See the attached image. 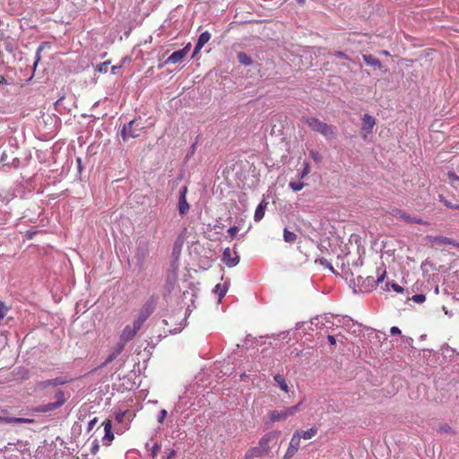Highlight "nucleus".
<instances>
[{
    "mask_svg": "<svg viewBox=\"0 0 459 459\" xmlns=\"http://www.w3.org/2000/svg\"><path fill=\"white\" fill-rule=\"evenodd\" d=\"M147 316V315L141 313L137 318L134 320L132 325H126L124 327L119 335V341L117 342V352H122L126 344L134 338L138 331L142 328Z\"/></svg>",
    "mask_w": 459,
    "mask_h": 459,
    "instance_id": "f257e3e1",
    "label": "nucleus"
},
{
    "mask_svg": "<svg viewBox=\"0 0 459 459\" xmlns=\"http://www.w3.org/2000/svg\"><path fill=\"white\" fill-rule=\"evenodd\" d=\"M310 243L309 239L303 236H298L289 231V248L293 256H297L299 263L307 260V246Z\"/></svg>",
    "mask_w": 459,
    "mask_h": 459,
    "instance_id": "f03ea898",
    "label": "nucleus"
},
{
    "mask_svg": "<svg viewBox=\"0 0 459 459\" xmlns=\"http://www.w3.org/2000/svg\"><path fill=\"white\" fill-rule=\"evenodd\" d=\"M306 123L311 130L320 133L326 139H333L335 136V132L332 126H329L315 117H307L306 119Z\"/></svg>",
    "mask_w": 459,
    "mask_h": 459,
    "instance_id": "7ed1b4c3",
    "label": "nucleus"
},
{
    "mask_svg": "<svg viewBox=\"0 0 459 459\" xmlns=\"http://www.w3.org/2000/svg\"><path fill=\"white\" fill-rule=\"evenodd\" d=\"M55 399H56V402H54V403H48L47 404L41 405L39 407V411L41 412H48V411H54L57 408H59L60 406H62L66 401V397L63 391L56 392L55 394Z\"/></svg>",
    "mask_w": 459,
    "mask_h": 459,
    "instance_id": "20e7f679",
    "label": "nucleus"
},
{
    "mask_svg": "<svg viewBox=\"0 0 459 459\" xmlns=\"http://www.w3.org/2000/svg\"><path fill=\"white\" fill-rule=\"evenodd\" d=\"M138 126L139 124H137L135 120H132L127 125H125L121 132L123 139L126 141L128 138L138 137L142 129V127Z\"/></svg>",
    "mask_w": 459,
    "mask_h": 459,
    "instance_id": "39448f33",
    "label": "nucleus"
},
{
    "mask_svg": "<svg viewBox=\"0 0 459 459\" xmlns=\"http://www.w3.org/2000/svg\"><path fill=\"white\" fill-rule=\"evenodd\" d=\"M277 443V435L275 433H268L264 435L258 442V446L261 448V450L264 451L266 455L269 452L270 446L272 444Z\"/></svg>",
    "mask_w": 459,
    "mask_h": 459,
    "instance_id": "423d86ee",
    "label": "nucleus"
},
{
    "mask_svg": "<svg viewBox=\"0 0 459 459\" xmlns=\"http://www.w3.org/2000/svg\"><path fill=\"white\" fill-rule=\"evenodd\" d=\"M187 186H184L179 190L178 212L181 216L186 215L189 211V204L186 201Z\"/></svg>",
    "mask_w": 459,
    "mask_h": 459,
    "instance_id": "0eeeda50",
    "label": "nucleus"
},
{
    "mask_svg": "<svg viewBox=\"0 0 459 459\" xmlns=\"http://www.w3.org/2000/svg\"><path fill=\"white\" fill-rule=\"evenodd\" d=\"M428 240L432 246L453 245L459 247V244L454 239L443 236H429Z\"/></svg>",
    "mask_w": 459,
    "mask_h": 459,
    "instance_id": "6e6552de",
    "label": "nucleus"
},
{
    "mask_svg": "<svg viewBox=\"0 0 459 459\" xmlns=\"http://www.w3.org/2000/svg\"><path fill=\"white\" fill-rule=\"evenodd\" d=\"M222 260H223V263L227 266L233 267V266H236L238 264L239 257H238V255H237L236 253H235V256H232L230 248L227 247L223 251Z\"/></svg>",
    "mask_w": 459,
    "mask_h": 459,
    "instance_id": "1a4fd4ad",
    "label": "nucleus"
},
{
    "mask_svg": "<svg viewBox=\"0 0 459 459\" xmlns=\"http://www.w3.org/2000/svg\"><path fill=\"white\" fill-rule=\"evenodd\" d=\"M186 56V51L184 50H178L173 52L163 64H160L158 65L160 69H161L164 65H169V64H176L180 62L184 57Z\"/></svg>",
    "mask_w": 459,
    "mask_h": 459,
    "instance_id": "9d476101",
    "label": "nucleus"
},
{
    "mask_svg": "<svg viewBox=\"0 0 459 459\" xmlns=\"http://www.w3.org/2000/svg\"><path fill=\"white\" fill-rule=\"evenodd\" d=\"M104 427L105 435L102 437L103 445L109 446L110 443L114 440V434L112 432V424L109 420H105L102 423Z\"/></svg>",
    "mask_w": 459,
    "mask_h": 459,
    "instance_id": "9b49d317",
    "label": "nucleus"
},
{
    "mask_svg": "<svg viewBox=\"0 0 459 459\" xmlns=\"http://www.w3.org/2000/svg\"><path fill=\"white\" fill-rule=\"evenodd\" d=\"M393 214L397 219H400V220L404 221L406 222L419 223V224L422 223V221L420 219L416 218V217H412V216L409 215L408 213H406L405 212L401 211V210L394 211Z\"/></svg>",
    "mask_w": 459,
    "mask_h": 459,
    "instance_id": "f8f14e48",
    "label": "nucleus"
},
{
    "mask_svg": "<svg viewBox=\"0 0 459 459\" xmlns=\"http://www.w3.org/2000/svg\"><path fill=\"white\" fill-rule=\"evenodd\" d=\"M65 383H66V381L64 380L63 378L56 377V378H54V379H48V380L41 381V382L39 383V386L40 388H48L49 386H56V385H64Z\"/></svg>",
    "mask_w": 459,
    "mask_h": 459,
    "instance_id": "ddd939ff",
    "label": "nucleus"
},
{
    "mask_svg": "<svg viewBox=\"0 0 459 459\" xmlns=\"http://www.w3.org/2000/svg\"><path fill=\"white\" fill-rule=\"evenodd\" d=\"M269 421L273 423L280 420H284L287 417L286 411H270L267 414Z\"/></svg>",
    "mask_w": 459,
    "mask_h": 459,
    "instance_id": "4468645a",
    "label": "nucleus"
},
{
    "mask_svg": "<svg viewBox=\"0 0 459 459\" xmlns=\"http://www.w3.org/2000/svg\"><path fill=\"white\" fill-rule=\"evenodd\" d=\"M299 441H300V433L297 432L293 435V437H291V440L290 442L289 456L298 450V448L299 447Z\"/></svg>",
    "mask_w": 459,
    "mask_h": 459,
    "instance_id": "2eb2a0df",
    "label": "nucleus"
},
{
    "mask_svg": "<svg viewBox=\"0 0 459 459\" xmlns=\"http://www.w3.org/2000/svg\"><path fill=\"white\" fill-rule=\"evenodd\" d=\"M135 415L130 413L128 411H120L116 413V420L118 423L124 422L125 420L132 421Z\"/></svg>",
    "mask_w": 459,
    "mask_h": 459,
    "instance_id": "dca6fc26",
    "label": "nucleus"
},
{
    "mask_svg": "<svg viewBox=\"0 0 459 459\" xmlns=\"http://www.w3.org/2000/svg\"><path fill=\"white\" fill-rule=\"evenodd\" d=\"M375 119L369 115H364L363 123H362V130L366 132H370L375 126Z\"/></svg>",
    "mask_w": 459,
    "mask_h": 459,
    "instance_id": "f3484780",
    "label": "nucleus"
},
{
    "mask_svg": "<svg viewBox=\"0 0 459 459\" xmlns=\"http://www.w3.org/2000/svg\"><path fill=\"white\" fill-rule=\"evenodd\" d=\"M266 205H267L266 203L262 202L256 207L255 212V215H254V220L255 221H260L264 218Z\"/></svg>",
    "mask_w": 459,
    "mask_h": 459,
    "instance_id": "a211bd4d",
    "label": "nucleus"
},
{
    "mask_svg": "<svg viewBox=\"0 0 459 459\" xmlns=\"http://www.w3.org/2000/svg\"><path fill=\"white\" fill-rule=\"evenodd\" d=\"M363 59H364L365 63L368 65H371V66H374V67H380L381 66V64H380L379 60L375 58L371 55H364L363 56Z\"/></svg>",
    "mask_w": 459,
    "mask_h": 459,
    "instance_id": "6ab92c4d",
    "label": "nucleus"
},
{
    "mask_svg": "<svg viewBox=\"0 0 459 459\" xmlns=\"http://www.w3.org/2000/svg\"><path fill=\"white\" fill-rule=\"evenodd\" d=\"M210 39L211 34L208 31H204L198 37L196 44L198 47L200 46L203 48L210 40Z\"/></svg>",
    "mask_w": 459,
    "mask_h": 459,
    "instance_id": "aec40b11",
    "label": "nucleus"
},
{
    "mask_svg": "<svg viewBox=\"0 0 459 459\" xmlns=\"http://www.w3.org/2000/svg\"><path fill=\"white\" fill-rule=\"evenodd\" d=\"M300 433V438L302 437L304 440L311 439L316 433V429H309L304 431H299Z\"/></svg>",
    "mask_w": 459,
    "mask_h": 459,
    "instance_id": "412c9836",
    "label": "nucleus"
},
{
    "mask_svg": "<svg viewBox=\"0 0 459 459\" xmlns=\"http://www.w3.org/2000/svg\"><path fill=\"white\" fill-rule=\"evenodd\" d=\"M238 60L239 63L245 65H249L252 64L251 58L244 52L238 53Z\"/></svg>",
    "mask_w": 459,
    "mask_h": 459,
    "instance_id": "4be33fe9",
    "label": "nucleus"
},
{
    "mask_svg": "<svg viewBox=\"0 0 459 459\" xmlns=\"http://www.w3.org/2000/svg\"><path fill=\"white\" fill-rule=\"evenodd\" d=\"M247 452L249 453L254 458L261 457L266 455L258 446L249 448Z\"/></svg>",
    "mask_w": 459,
    "mask_h": 459,
    "instance_id": "5701e85b",
    "label": "nucleus"
},
{
    "mask_svg": "<svg viewBox=\"0 0 459 459\" xmlns=\"http://www.w3.org/2000/svg\"><path fill=\"white\" fill-rule=\"evenodd\" d=\"M147 255H148L147 247H138L136 250L135 256L139 261L143 262V260L145 259Z\"/></svg>",
    "mask_w": 459,
    "mask_h": 459,
    "instance_id": "b1692460",
    "label": "nucleus"
},
{
    "mask_svg": "<svg viewBox=\"0 0 459 459\" xmlns=\"http://www.w3.org/2000/svg\"><path fill=\"white\" fill-rule=\"evenodd\" d=\"M274 380L278 383V385H280L281 389L287 392V383L285 381V378L282 375H276L274 377Z\"/></svg>",
    "mask_w": 459,
    "mask_h": 459,
    "instance_id": "393cba45",
    "label": "nucleus"
},
{
    "mask_svg": "<svg viewBox=\"0 0 459 459\" xmlns=\"http://www.w3.org/2000/svg\"><path fill=\"white\" fill-rule=\"evenodd\" d=\"M214 292L218 294L219 296V299H221V298H223L226 294V290L224 289L223 286H221L220 283L217 284L214 288Z\"/></svg>",
    "mask_w": 459,
    "mask_h": 459,
    "instance_id": "a878e982",
    "label": "nucleus"
},
{
    "mask_svg": "<svg viewBox=\"0 0 459 459\" xmlns=\"http://www.w3.org/2000/svg\"><path fill=\"white\" fill-rule=\"evenodd\" d=\"M9 309V307H7L4 302L0 301V321L5 316Z\"/></svg>",
    "mask_w": 459,
    "mask_h": 459,
    "instance_id": "bb28decb",
    "label": "nucleus"
},
{
    "mask_svg": "<svg viewBox=\"0 0 459 459\" xmlns=\"http://www.w3.org/2000/svg\"><path fill=\"white\" fill-rule=\"evenodd\" d=\"M120 353H121V352H117V347H116V351H115L113 353H111V354H109V355H108V357L106 359V361H105V363H104V364L110 363V362H111V361H113V360L116 359V357H117L118 354H120Z\"/></svg>",
    "mask_w": 459,
    "mask_h": 459,
    "instance_id": "cd10ccee",
    "label": "nucleus"
},
{
    "mask_svg": "<svg viewBox=\"0 0 459 459\" xmlns=\"http://www.w3.org/2000/svg\"><path fill=\"white\" fill-rule=\"evenodd\" d=\"M160 448H161V446H160V444L155 443V444L153 445V446H152V456L153 458L157 457V455H158V454H159V452H160Z\"/></svg>",
    "mask_w": 459,
    "mask_h": 459,
    "instance_id": "c85d7f7f",
    "label": "nucleus"
},
{
    "mask_svg": "<svg viewBox=\"0 0 459 459\" xmlns=\"http://www.w3.org/2000/svg\"><path fill=\"white\" fill-rule=\"evenodd\" d=\"M289 186L294 190V191H299L300 189H302V187L304 186V184L301 183V182H290L289 184Z\"/></svg>",
    "mask_w": 459,
    "mask_h": 459,
    "instance_id": "c756f323",
    "label": "nucleus"
},
{
    "mask_svg": "<svg viewBox=\"0 0 459 459\" xmlns=\"http://www.w3.org/2000/svg\"><path fill=\"white\" fill-rule=\"evenodd\" d=\"M412 300L416 303H423L426 300V297L423 294H416L412 297Z\"/></svg>",
    "mask_w": 459,
    "mask_h": 459,
    "instance_id": "7c9ffc66",
    "label": "nucleus"
},
{
    "mask_svg": "<svg viewBox=\"0 0 459 459\" xmlns=\"http://www.w3.org/2000/svg\"><path fill=\"white\" fill-rule=\"evenodd\" d=\"M238 232V228L237 226L230 227L228 230V234L231 238H233Z\"/></svg>",
    "mask_w": 459,
    "mask_h": 459,
    "instance_id": "2f4dec72",
    "label": "nucleus"
},
{
    "mask_svg": "<svg viewBox=\"0 0 459 459\" xmlns=\"http://www.w3.org/2000/svg\"><path fill=\"white\" fill-rule=\"evenodd\" d=\"M302 166H303V169H302V172H301V178H304L305 176H307L309 173L310 169H309L308 163H307V162H304Z\"/></svg>",
    "mask_w": 459,
    "mask_h": 459,
    "instance_id": "473e14b6",
    "label": "nucleus"
},
{
    "mask_svg": "<svg viewBox=\"0 0 459 459\" xmlns=\"http://www.w3.org/2000/svg\"><path fill=\"white\" fill-rule=\"evenodd\" d=\"M108 64H109L108 62H103V63H101V64L99 65V71H100V73H107Z\"/></svg>",
    "mask_w": 459,
    "mask_h": 459,
    "instance_id": "72a5a7b5",
    "label": "nucleus"
},
{
    "mask_svg": "<svg viewBox=\"0 0 459 459\" xmlns=\"http://www.w3.org/2000/svg\"><path fill=\"white\" fill-rule=\"evenodd\" d=\"M167 417V411L162 409L160 411V415L158 417V421L160 423H162L164 421V419Z\"/></svg>",
    "mask_w": 459,
    "mask_h": 459,
    "instance_id": "f704fd0d",
    "label": "nucleus"
},
{
    "mask_svg": "<svg viewBox=\"0 0 459 459\" xmlns=\"http://www.w3.org/2000/svg\"><path fill=\"white\" fill-rule=\"evenodd\" d=\"M9 422H30V420L23 418H13L8 420Z\"/></svg>",
    "mask_w": 459,
    "mask_h": 459,
    "instance_id": "c9c22d12",
    "label": "nucleus"
},
{
    "mask_svg": "<svg viewBox=\"0 0 459 459\" xmlns=\"http://www.w3.org/2000/svg\"><path fill=\"white\" fill-rule=\"evenodd\" d=\"M316 262H319L320 264H322V265H324L325 267L330 268L332 271L333 270V267L328 263V261L326 259H325V258H320V259L316 260Z\"/></svg>",
    "mask_w": 459,
    "mask_h": 459,
    "instance_id": "e433bc0d",
    "label": "nucleus"
},
{
    "mask_svg": "<svg viewBox=\"0 0 459 459\" xmlns=\"http://www.w3.org/2000/svg\"><path fill=\"white\" fill-rule=\"evenodd\" d=\"M310 155L316 161H319L321 160V155L316 152L311 151Z\"/></svg>",
    "mask_w": 459,
    "mask_h": 459,
    "instance_id": "4c0bfd02",
    "label": "nucleus"
},
{
    "mask_svg": "<svg viewBox=\"0 0 459 459\" xmlns=\"http://www.w3.org/2000/svg\"><path fill=\"white\" fill-rule=\"evenodd\" d=\"M392 289L396 291V292H403V289L398 285L397 283H393L392 284Z\"/></svg>",
    "mask_w": 459,
    "mask_h": 459,
    "instance_id": "58836bf2",
    "label": "nucleus"
},
{
    "mask_svg": "<svg viewBox=\"0 0 459 459\" xmlns=\"http://www.w3.org/2000/svg\"><path fill=\"white\" fill-rule=\"evenodd\" d=\"M390 333H391V334H393V335L400 334V333H401V330H400L397 326H393V327H391V329H390Z\"/></svg>",
    "mask_w": 459,
    "mask_h": 459,
    "instance_id": "ea45409f",
    "label": "nucleus"
},
{
    "mask_svg": "<svg viewBox=\"0 0 459 459\" xmlns=\"http://www.w3.org/2000/svg\"><path fill=\"white\" fill-rule=\"evenodd\" d=\"M300 405H301V403L299 405L295 406V407L289 408V411H288L289 415L290 414H293L296 411H298Z\"/></svg>",
    "mask_w": 459,
    "mask_h": 459,
    "instance_id": "a19ab883",
    "label": "nucleus"
},
{
    "mask_svg": "<svg viewBox=\"0 0 459 459\" xmlns=\"http://www.w3.org/2000/svg\"><path fill=\"white\" fill-rule=\"evenodd\" d=\"M176 455L177 452L175 450H171L165 459H172L176 456Z\"/></svg>",
    "mask_w": 459,
    "mask_h": 459,
    "instance_id": "79ce46f5",
    "label": "nucleus"
},
{
    "mask_svg": "<svg viewBox=\"0 0 459 459\" xmlns=\"http://www.w3.org/2000/svg\"><path fill=\"white\" fill-rule=\"evenodd\" d=\"M190 48H191V43L188 42L181 50L186 51V56L188 54Z\"/></svg>",
    "mask_w": 459,
    "mask_h": 459,
    "instance_id": "37998d69",
    "label": "nucleus"
},
{
    "mask_svg": "<svg viewBox=\"0 0 459 459\" xmlns=\"http://www.w3.org/2000/svg\"><path fill=\"white\" fill-rule=\"evenodd\" d=\"M316 321H318V318H315L314 320H312L309 324H307V330H313L312 329V325L315 324V325H317V323H315Z\"/></svg>",
    "mask_w": 459,
    "mask_h": 459,
    "instance_id": "c03bdc74",
    "label": "nucleus"
},
{
    "mask_svg": "<svg viewBox=\"0 0 459 459\" xmlns=\"http://www.w3.org/2000/svg\"><path fill=\"white\" fill-rule=\"evenodd\" d=\"M327 339L332 345H334L336 343V340L333 335H328Z\"/></svg>",
    "mask_w": 459,
    "mask_h": 459,
    "instance_id": "a18cd8bd",
    "label": "nucleus"
},
{
    "mask_svg": "<svg viewBox=\"0 0 459 459\" xmlns=\"http://www.w3.org/2000/svg\"><path fill=\"white\" fill-rule=\"evenodd\" d=\"M41 50H42V46H40V47L38 48V51H37V60H36V62H35L34 65H37V64H38V62H39V53H40V51H41Z\"/></svg>",
    "mask_w": 459,
    "mask_h": 459,
    "instance_id": "49530a36",
    "label": "nucleus"
},
{
    "mask_svg": "<svg viewBox=\"0 0 459 459\" xmlns=\"http://www.w3.org/2000/svg\"><path fill=\"white\" fill-rule=\"evenodd\" d=\"M203 48L199 46L198 48V45L195 44V49H194V53H193V56H195Z\"/></svg>",
    "mask_w": 459,
    "mask_h": 459,
    "instance_id": "de8ad7c7",
    "label": "nucleus"
},
{
    "mask_svg": "<svg viewBox=\"0 0 459 459\" xmlns=\"http://www.w3.org/2000/svg\"><path fill=\"white\" fill-rule=\"evenodd\" d=\"M0 84H2V85L7 84L6 79L2 74H0Z\"/></svg>",
    "mask_w": 459,
    "mask_h": 459,
    "instance_id": "09e8293b",
    "label": "nucleus"
},
{
    "mask_svg": "<svg viewBox=\"0 0 459 459\" xmlns=\"http://www.w3.org/2000/svg\"><path fill=\"white\" fill-rule=\"evenodd\" d=\"M97 422V419L94 418L93 420H91L89 423V427L90 429H91L93 427V425Z\"/></svg>",
    "mask_w": 459,
    "mask_h": 459,
    "instance_id": "8fccbe9b",
    "label": "nucleus"
},
{
    "mask_svg": "<svg viewBox=\"0 0 459 459\" xmlns=\"http://www.w3.org/2000/svg\"><path fill=\"white\" fill-rule=\"evenodd\" d=\"M283 238L285 241H287V227H285L282 230Z\"/></svg>",
    "mask_w": 459,
    "mask_h": 459,
    "instance_id": "3c124183",
    "label": "nucleus"
},
{
    "mask_svg": "<svg viewBox=\"0 0 459 459\" xmlns=\"http://www.w3.org/2000/svg\"><path fill=\"white\" fill-rule=\"evenodd\" d=\"M445 204L447 206V207H450V208H455V209H457L456 206L457 205H452L449 202L446 201L445 202Z\"/></svg>",
    "mask_w": 459,
    "mask_h": 459,
    "instance_id": "603ef678",
    "label": "nucleus"
},
{
    "mask_svg": "<svg viewBox=\"0 0 459 459\" xmlns=\"http://www.w3.org/2000/svg\"><path fill=\"white\" fill-rule=\"evenodd\" d=\"M244 459H254V457L249 453L247 452Z\"/></svg>",
    "mask_w": 459,
    "mask_h": 459,
    "instance_id": "864d4df0",
    "label": "nucleus"
},
{
    "mask_svg": "<svg viewBox=\"0 0 459 459\" xmlns=\"http://www.w3.org/2000/svg\"><path fill=\"white\" fill-rule=\"evenodd\" d=\"M276 129H277V126L274 124L273 126V129L272 130H273V133H275Z\"/></svg>",
    "mask_w": 459,
    "mask_h": 459,
    "instance_id": "5fc2aeb1",
    "label": "nucleus"
},
{
    "mask_svg": "<svg viewBox=\"0 0 459 459\" xmlns=\"http://www.w3.org/2000/svg\"><path fill=\"white\" fill-rule=\"evenodd\" d=\"M337 56H338L339 57H342V56H344V54H343V53H342V52H338V53H337Z\"/></svg>",
    "mask_w": 459,
    "mask_h": 459,
    "instance_id": "6e6d98bb",
    "label": "nucleus"
},
{
    "mask_svg": "<svg viewBox=\"0 0 459 459\" xmlns=\"http://www.w3.org/2000/svg\"><path fill=\"white\" fill-rule=\"evenodd\" d=\"M33 234L34 233H28L27 236H28L29 238H31Z\"/></svg>",
    "mask_w": 459,
    "mask_h": 459,
    "instance_id": "4d7b16f0",
    "label": "nucleus"
},
{
    "mask_svg": "<svg viewBox=\"0 0 459 459\" xmlns=\"http://www.w3.org/2000/svg\"><path fill=\"white\" fill-rule=\"evenodd\" d=\"M443 429H444V431H447L448 429H450V428L446 426Z\"/></svg>",
    "mask_w": 459,
    "mask_h": 459,
    "instance_id": "13d9d810",
    "label": "nucleus"
},
{
    "mask_svg": "<svg viewBox=\"0 0 459 459\" xmlns=\"http://www.w3.org/2000/svg\"><path fill=\"white\" fill-rule=\"evenodd\" d=\"M117 69V66L112 67V73L115 74V70Z\"/></svg>",
    "mask_w": 459,
    "mask_h": 459,
    "instance_id": "bf43d9fd",
    "label": "nucleus"
},
{
    "mask_svg": "<svg viewBox=\"0 0 459 459\" xmlns=\"http://www.w3.org/2000/svg\"><path fill=\"white\" fill-rule=\"evenodd\" d=\"M383 281V275L377 279V281Z\"/></svg>",
    "mask_w": 459,
    "mask_h": 459,
    "instance_id": "052dcab7",
    "label": "nucleus"
},
{
    "mask_svg": "<svg viewBox=\"0 0 459 459\" xmlns=\"http://www.w3.org/2000/svg\"><path fill=\"white\" fill-rule=\"evenodd\" d=\"M298 1H299V3H303V2H304V0H298Z\"/></svg>",
    "mask_w": 459,
    "mask_h": 459,
    "instance_id": "680f3d73",
    "label": "nucleus"
},
{
    "mask_svg": "<svg viewBox=\"0 0 459 459\" xmlns=\"http://www.w3.org/2000/svg\"><path fill=\"white\" fill-rule=\"evenodd\" d=\"M456 208L459 209V205H457Z\"/></svg>",
    "mask_w": 459,
    "mask_h": 459,
    "instance_id": "e2e57ef3",
    "label": "nucleus"
}]
</instances>
